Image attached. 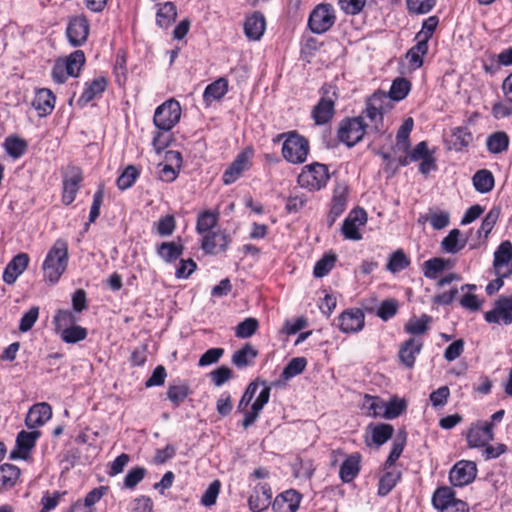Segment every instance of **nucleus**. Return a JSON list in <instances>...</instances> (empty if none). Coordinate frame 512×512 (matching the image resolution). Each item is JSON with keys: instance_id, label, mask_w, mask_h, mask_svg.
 Instances as JSON below:
<instances>
[{"instance_id": "20e7f679", "label": "nucleus", "mask_w": 512, "mask_h": 512, "mask_svg": "<svg viewBox=\"0 0 512 512\" xmlns=\"http://www.w3.org/2000/svg\"><path fill=\"white\" fill-rule=\"evenodd\" d=\"M330 178L328 167L325 164L314 162L305 165L298 175V184L309 191H318L324 188Z\"/></svg>"}, {"instance_id": "3c124183", "label": "nucleus", "mask_w": 512, "mask_h": 512, "mask_svg": "<svg viewBox=\"0 0 512 512\" xmlns=\"http://www.w3.org/2000/svg\"><path fill=\"white\" fill-rule=\"evenodd\" d=\"M406 408L407 402L404 399L394 397L389 402H386L382 417L385 419H395L405 412Z\"/></svg>"}, {"instance_id": "052dcab7", "label": "nucleus", "mask_w": 512, "mask_h": 512, "mask_svg": "<svg viewBox=\"0 0 512 512\" xmlns=\"http://www.w3.org/2000/svg\"><path fill=\"white\" fill-rule=\"evenodd\" d=\"M426 221H429L433 229L441 230L447 227L450 223V214L446 211H430V214L425 217Z\"/></svg>"}, {"instance_id": "f704fd0d", "label": "nucleus", "mask_w": 512, "mask_h": 512, "mask_svg": "<svg viewBox=\"0 0 512 512\" xmlns=\"http://www.w3.org/2000/svg\"><path fill=\"white\" fill-rule=\"evenodd\" d=\"M460 235L459 229H452L441 241L442 250L450 254H456L462 250L466 245V239H460Z\"/></svg>"}, {"instance_id": "7ed1b4c3", "label": "nucleus", "mask_w": 512, "mask_h": 512, "mask_svg": "<svg viewBox=\"0 0 512 512\" xmlns=\"http://www.w3.org/2000/svg\"><path fill=\"white\" fill-rule=\"evenodd\" d=\"M368 124L361 116L345 118L339 123L337 136L340 142L351 148L359 143L365 134H368Z\"/></svg>"}, {"instance_id": "a878e982", "label": "nucleus", "mask_w": 512, "mask_h": 512, "mask_svg": "<svg viewBox=\"0 0 512 512\" xmlns=\"http://www.w3.org/2000/svg\"><path fill=\"white\" fill-rule=\"evenodd\" d=\"M224 97V77H220L209 84L203 92V102L207 108L221 104Z\"/></svg>"}, {"instance_id": "f03ea898", "label": "nucleus", "mask_w": 512, "mask_h": 512, "mask_svg": "<svg viewBox=\"0 0 512 512\" xmlns=\"http://www.w3.org/2000/svg\"><path fill=\"white\" fill-rule=\"evenodd\" d=\"M278 137H286L282 146V155L285 160L292 164H301L306 161L309 154V142L305 137L295 131L283 133Z\"/></svg>"}, {"instance_id": "dca6fc26", "label": "nucleus", "mask_w": 512, "mask_h": 512, "mask_svg": "<svg viewBox=\"0 0 512 512\" xmlns=\"http://www.w3.org/2000/svg\"><path fill=\"white\" fill-rule=\"evenodd\" d=\"M512 261V243L508 240L503 241L494 252L493 267L497 276L508 277L512 274L509 267Z\"/></svg>"}, {"instance_id": "9b49d317", "label": "nucleus", "mask_w": 512, "mask_h": 512, "mask_svg": "<svg viewBox=\"0 0 512 512\" xmlns=\"http://www.w3.org/2000/svg\"><path fill=\"white\" fill-rule=\"evenodd\" d=\"M348 193V186L345 183H338L335 185L330 210L327 215V224L329 227H331L346 210Z\"/></svg>"}, {"instance_id": "e433bc0d", "label": "nucleus", "mask_w": 512, "mask_h": 512, "mask_svg": "<svg viewBox=\"0 0 512 512\" xmlns=\"http://www.w3.org/2000/svg\"><path fill=\"white\" fill-rule=\"evenodd\" d=\"M65 65L66 73L70 77H77L85 63V55L82 50H75L67 58L61 59Z\"/></svg>"}, {"instance_id": "39448f33", "label": "nucleus", "mask_w": 512, "mask_h": 512, "mask_svg": "<svg viewBox=\"0 0 512 512\" xmlns=\"http://www.w3.org/2000/svg\"><path fill=\"white\" fill-rule=\"evenodd\" d=\"M337 99L336 87L325 84L321 88V98L312 111V117L317 125H324L332 119Z\"/></svg>"}, {"instance_id": "58836bf2", "label": "nucleus", "mask_w": 512, "mask_h": 512, "mask_svg": "<svg viewBox=\"0 0 512 512\" xmlns=\"http://www.w3.org/2000/svg\"><path fill=\"white\" fill-rule=\"evenodd\" d=\"M407 440V435L404 430H400L396 436V438L393 441L391 451L387 457V460L385 462V467L389 468L395 464V462L399 459L401 456L403 449L405 447Z\"/></svg>"}, {"instance_id": "473e14b6", "label": "nucleus", "mask_w": 512, "mask_h": 512, "mask_svg": "<svg viewBox=\"0 0 512 512\" xmlns=\"http://www.w3.org/2000/svg\"><path fill=\"white\" fill-rule=\"evenodd\" d=\"M184 247L176 242H163L157 247V254L165 262L171 263L181 257Z\"/></svg>"}, {"instance_id": "c9c22d12", "label": "nucleus", "mask_w": 512, "mask_h": 512, "mask_svg": "<svg viewBox=\"0 0 512 512\" xmlns=\"http://www.w3.org/2000/svg\"><path fill=\"white\" fill-rule=\"evenodd\" d=\"M108 82L105 77L94 79L83 91L79 101L87 104L94 98L100 96L107 88Z\"/></svg>"}, {"instance_id": "4468645a", "label": "nucleus", "mask_w": 512, "mask_h": 512, "mask_svg": "<svg viewBox=\"0 0 512 512\" xmlns=\"http://www.w3.org/2000/svg\"><path fill=\"white\" fill-rule=\"evenodd\" d=\"M367 222V213L362 208L353 209L345 218L342 225V233L345 238L350 240H360L362 238L359 227Z\"/></svg>"}, {"instance_id": "f3484780", "label": "nucleus", "mask_w": 512, "mask_h": 512, "mask_svg": "<svg viewBox=\"0 0 512 512\" xmlns=\"http://www.w3.org/2000/svg\"><path fill=\"white\" fill-rule=\"evenodd\" d=\"M338 320V327L343 333H357L364 327L365 315L360 309L352 308L342 312Z\"/></svg>"}, {"instance_id": "603ef678", "label": "nucleus", "mask_w": 512, "mask_h": 512, "mask_svg": "<svg viewBox=\"0 0 512 512\" xmlns=\"http://www.w3.org/2000/svg\"><path fill=\"white\" fill-rule=\"evenodd\" d=\"M258 326L256 318L248 317L235 327V336L242 339L249 338L256 333Z\"/></svg>"}, {"instance_id": "4c0bfd02", "label": "nucleus", "mask_w": 512, "mask_h": 512, "mask_svg": "<svg viewBox=\"0 0 512 512\" xmlns=\"http://www.w3.org/2000/svg\"><path fill=\"white\" fill-rule=\"evenodd\" d=\"M486 146L490 153H502L508 149L509 137L505 132H495L488 136L486 140Z\"/></svg>"}, {"instance_id": "bb28decb", "label": "nucleus", "mask_w": 512, "mask_h": 512, "mask_svg": "<svg viewBox=\"0 0 512 512\" xmlns=\"http://www.w3.org/2000/svg\"><path fill=\"white\" fill-rule=\"evenodd\" d=\"M361 456L359 453H353L342 463L339 476L345 483L351 482L360 472Z\"/></svg>"}, {"instance_id": "e2e57ef3", "label": "nucleus", "mask_w": 512, "mask_h": 512, "mask_svg": "<svg viewBox=\"0 0 512 512\" xmlns=\"http://www.w3.org/2000/svg\"><path fill=\"white\" fill-rule=\"evenodd\" d=\"M146 472V469L140 466L130 469L124 478V486L128 489L135 488L144 479Z\"/></svg>"}, {"instance_id": "680f3d73", "label": "nucleus", "mask_w": 512, "mask_h": 512, "mask_svg": "<svg viewBox=\"0 0 512 512\" xmlns=\"http://www.w3.org/2000/svg\"><path fill=\"white\" fill-rule=\"evenodd\" d=\"M452 137L457 150L467 147L473 140L472 133L466 127L455 128Z\"/></svg>"}, {"instance_id": "338daca9", "label": "nucleus", "mask_w": 512, "mask_h": 512, "mask_svg": "<svg viewBox=\"0 0 512 512\" xmlns=\"http://www.w3.org/2000/svg\"><path fill=\"white\" fill-rule=\"evenodd\" d=\"M429 154H431V152L428 150L427 143L425 141H422L415 146V148L407 157L401 160V165L406 166L410 162L422 160Z\"/></svg>"}, {"instance_id": "c756f323", "label": "nucleus", "mask_w": 512, "mask_h": 512, "mask_svg": "<svg viewBox=\"0 0 512 512\" xmlns=\"http://www.w3.org/2000/svg\"><path fill=\"white\" fill-rule=\"evenodd\" d=\"M472 182L475 190L482 194L490 192L495 184L492 172L487 169L478 170L474 174Z\"/></svg>"}, {"instance_id": "423d86ee", "label": "nucleus", "mask_w": 512, "mask_h": 512, "mask_svg": "<svg viewBox=\"0 0 512 512\" xmlns=\"http://www.w3.org/2000/svg\"><path fill=\"white\" fill-rule=\"evenodd\" d=\"M181 106L178 101L170 99L158 106L154 113L153 122L162 131H170L180 120Z\"/></svg>"}, {"instance_id": "b1692460", "label": "nucleus", "mask_w": 512, "mask_h": 512, "mask_svg": "<svg viewBox=\"0 0 512 512\" xmlns=\"http://www.w3.org/2000/svg\"><path fill=\"white\" fill-rule=\"evenodd\" d=\"M423 342L410 338L406 340L399 349V360L407 368H413L416 355L421 352Z\"/></svg>"}, {"instance_id": "9d476101", "label": "nucleus", "mask_w": 512, "mask_h": 512, "mask_svg": "<svg viewBox=\"0 0 512 512\" xmlns=\"http://www.w3.org/2000/svg\"><path fill=\"white\" fill-rule=\"evenodd\" d=\"M476 475V464L472 461L461 460L450 470L449 480L453 486L463 487L473 482Z\"/></svg>"}, {"instance_id": "cd10ccee", "label": "nucleus", "mask_w": 512, "mask_h": 512, "mask_svg": "<svg viewBox=\"0 0 512 512\" xmlns=\"http://www.w3.org/2000/svg\"><path fill=\"white\" fill-rule=\"evenodd\" d=\"M20 477V469L9 463L0 466V491L13 488Z\"/></svg>"}, {"instance_id": "49530a36", "label": "nucleus", "mask_w": 512, "mask_h": 512, "mask_svg": "<svg viewBox=\"0 0 512 512\" xmlns=\"http://www.w3.org/2000/svg\"><path fill=\"white\" fill-rule=\"evenodd\" d=\"M41 433L38 430L27 432L22 430L18 433L16 438V446L23 452L29 454L30 450L35 446L36 440L40 437Z\"/></svg>"}, {"instance_id": "ea45409f", "label": "nucleus", "mask_w": 512, "mask_h": 512, "mask_svg": "<svg viewBox=\"0 0 512 512\" xmlns=\"http://www.w3.org/2000/svg\"><path fill=\"white\" fill-rule=\"evenodd\" d=\"M411 90V83L403 77H398L393 80L389 92L387 93L393 101H401Z\"/></svg>"}, {"instance_id": "7c9ffc66", "label": "nucleus", "mask_w": 512, "mask_h": 512, "mask_svg": "<svg viewBox=\"0 0 512 512\" xmlns=\"http://www.w3.org/2000/svg\"><path fill=\"white\" fill-rule=\"evenodd\" d=\"M455 500V493L451 488L441 487L434 492L432 504L436 509L444 511L449 510Z\"/></svg>"}, {"instance_id": "8fccbe9b", "label": "nucleus", "mask_w": 512, "mask_h": 512, "mask_svg": "<svg viewBox=\"0 0 512 512\" xmlns=\"http://www.w3.org/2000/svg\"><path fill=\"white\" fill-rule=\"evenodd\" d=\"M307 366V360L304 357H295L289 361L283 369L281 378L288 380L301 374Z\"/></svg>"}, {"instance_id": "aec40b11", "label": "nucleus", "mask_w": 512, "mask_h": 512, "mask_svg": "<svg viewBox=\"0 0 512 512\" xmlns=\"http://www.w3.org/2000/svg\"><path fill=\"white\" fill-rule=\"evenodd\" d=\"M263 388L255 399L254 403L244 414V418L242 420L243 428H248L255 423L257 420L261 410L268 403L270 398L271 388L266 384V382L262 383Z\"/></svg>"}, {"instance_id": "6e6552de", "label": "nucleus", "mask_w": 512, "mask_h": 512, "mask_svg": "<svg viewBox=\"0 0 512 512\" xmlns=\"http://www.w3.org/2000/svg\"><path fill=\"white\" fill-rule=\"evenodd\" d=\"M63 191L62 202L64 205H70L76 198L83 181L82 169L75 165H68L62 173Z\"/></svg>"}, {"instance_id": "2f4dec72", "label": "nucleus", "mask_w": 512, "mask_h": 512, "mask_svg": "<svg viewBox=\"0 0 512 512\" xmlns=\"http://www.w3.org/2000/svg\"><path fill=\"white\" fill-rule=\"evenodd\" d=\"M258 352L251 344H245L232 355V363L237 368H245L253 364Z\"/></svg>"}, {"instance_id": "bf43d9fd", "label": "nucleus", "mask_w": 512, "mask_h": 512, "mask_svg": "<svg viewBox=\"0 0 512 512\" xmlns=\"http://www.w3.org/2000/svg\"><path fill=\"white\" fill-rule=\"evenodd\" d=\"M500 213V208L494 207L486 214L478 230L479 236H481L482 233L485 237L490 234L500 216Z\"/></svg>"}, {"instance_id": "a18cd8bd", "label": "nucleus", "mask_w": 512, "mask_h": 512, "mask_svg": "<svg viewBox=\"0 0 512 512\" xmlns=\"http://www.w3.org/2000/svg\"><path fill=\"white\" fill-rule=\"evenodd\" d=\"M219 213L211 211L202 212L197 219V232L204 234L207 232H213V228L217 225Z\"/></svg>"}, {"instance_id": "72a5a7b5", "label": "nucleus", "mask_w": 512, "mask_h": 512, "mask_svg": "<svg viewBox=\"0 0 512 512\" xmlns=\"http://www.w3.org/2000/svg\"><path fill=\"white\" fill-rule=\"evenodd\" d=\"M365 114L371 123L370 126L368 125V134L374 133L376 135H382L385 132V126L383 121V116L385 113L379 111L378 109L369 105L366 102Z\"/></svg>"}, {"instance_id": "de8ad7c7", "label": "nucleus", "mask_w": 512, "mask_h": 512, "mask_svg": "<svg viewBox=\"0 0 512 512\" xmlns=\"http://www.w3.org/2000/svg\"><path fill=\"white\" fill-rule=\"evenodd\" d=\"M60 337L65 343L74 344L87 337V330L78 325L65 327L60 332Z\"/></svg>"}, {"instance_id": "5fc2aeb1", "label": "nucleus", "mask_w": 512, "mask_h": 512, "mask_svg": "<svg viewBox=\"0 0 512 512\" xmlns=\"http://www.w3.org/2000/svg\"><path fill=\"white\" fill-rule=\"evenodd\" d=\"M447 261L442 258H432L424 262V276L435 279L446 268Z\"/></svg>"}, {"instance_id": "0eeeda50", "label": "nucleus", "mask_w": 512, "mask_h": 512, "mask_svg": "<svg viewBox=\"0 0 512 512\" xmlns=\"http://www.w3.org/2000/svg\"><path fill=\"white\" fill-rule=\"evenodd\" d=\"M336 15L333 6L329 3L317 5L310 13L308 27L315 34L328 31L335 23Z\"/></svg>"}, {"instance_id": "79ce46f5", "label": "nucleus", "mask_w": 512, "mask_h": 512, "mask_svg": "<svg viewBox=\"0 0 512 512\" xmlns=\"http://www.w3.org/2000/svg\"><path fill=\"white\" fill-rule=\"evenodd\" d=\"M431 320V316L423 314L420 318H411L405 324L404 329L411 335H422L429 330Z\"/></svg>"}, {"instance_id": "412c9836", "label": "nucleus", "mask_w": 512, "mask_h": 512, "mask_svg": "<svg viewBox=\"0 0 512 512\" xmlns=\"http://www.w3.org/2000/svg\"><path fill=\"white\" fill-rule=\"evenodd\" d=\"M300 501L301 495L296 490L289 489L276 496L272 509L274 512H296Z\"/></svg>"}, {"instance_id": "4d7b16f0", "label": "nucleus", "mask_w": 512, "mask_h": 512, "mask_svg": "<svg viewBox=\"0 0 512 512\" xmlns=\"http://www.w3.org/2000/svg\"><path fill=\"white\" fill-rule=\"evenodd\" d=\"M398 309L399 305L397 300L390 298L381 302L376 314L383 321H388L397 314Z\"/></svg>"}, {"instance_id": "f257e3e1", "label": "nucleus", "mask_w": 512, "mask_h": 512, "mask_svg": "<svg viewBox=\"0 0 512 512\" xmlns=\"http://www.w3.org/2000/svg\"><path fill=\"white\" fill-rule=\"evenodd\" d=\"M67 263V244L62 240H58L49 250L42 266L45 280L52 284L57 283L66 270Z\"/></svg>"}, {"instance_id": "69168bd1", "label": "nucleus", "mask_w": 512, "mask_h": 512, "mask_svg": "<svg viewBox=\"0 0 512 512\" xmlns=\"http://www.w3.org/2000/svg\"><path fill=\"white\" fill-rule=\"evenodd\" d=\"M435 4L436 0H407V8L414 14H426L433 9Z\"/></svg>"}, {"instance_id": "864d4df0", "label": "nucleus", "mask_w": 512, "mask_h": 512, "mask_svg": "<svg viewBox=\"0 0 512 512\" xmlns=\"http://www.w3.org/2000/svg\"><path fill=\"white\" fill-rule=\"evenodd\" d=\"M390 100L392 99L387 93L379 90L367 100V103L386 114L392 109Z\"/></svg>"}, {"instance_id": "6e6d98bb", "label": "nucleus", "mask_w": 512, "mask_h": 512, "mask_svg": "<svg viewBox=\"0 0 512 512\" xmlns=\"http://www.w3.org/2000/svg\"><path fill=\"white\" fill-rule=\"evenodd\" d=\"M336 256L333 254H326L318 260L314 266L313 274L317 278L326 276L334 267Z\"/></svg>"}, {"instance_id": "37998d69", "label": "nucleus", "mask_w": 512, "mask_h": 512, "mask_svg": "<svg viewBox=\"0 0 512 512\" xmlns=\"http://www.w3.org/2000/svg\"><path fill=\"white\" fill-rule=\"evenodd\" d=\"M401 479L400 471H389L386 472L379 480L378 483V495L386 496L388 495L392 489L396 486V484Z\"/></svg>"}, {"instance_id": "4be33fe9", "label": "nucleus", "mask_w": 512, "mask_h": 512, "mask_svg": "<svg viewBox=\"0 0 512 512\" xmlns=\"http://www.w3.org/2000/svg\"><path fill=\"white\" fill-rule=\"evenodd\" d=\"M266 29V20L260 11L247 16L244 22V34L251 41H258Z\"/></svg>"}, {"instance_id": "f8f14e48", "label": "nucleus", "mask_w": 512, "mask_h": 512, "mask_svg": "<svg viewBox=\"0 0 512 512\" xmlns=\"http://www.w3.org/2000/svg\"><path fill=\"white\" fill-rule=\"evenodd\" d=\"M254 150L247 147L242 150L226 169V185L238 180L245 171H248L252 165Z\"/></svg>"}, {"instance_id": "09e8293b", "label": "nucleus", "mask_w": 512, "mask_h": 512, "mask_svg": "<svg viewBox=\"0 0 512 512\" xmlns=\"http://www.w3.org/2000/svg\"><path fill=\"white\" fill-rule=\"evenodd\" d=\"M409 264L410 260L405 255L403 250L398 249L390 255L386 269L392 273H397L407 268Z\"/></svg>"}, {"instance_id": "6ab92c4d", "label": "nucleus", "mask_w": 512, "mask_h": 512, "mask_svg": "<svg viewBox=\"0 0 512 512\" xmlns=\"http://www.w3.org/2000/svg\"><path fill=\"white\" fill-rule=\"evenodd\" d=\"M52 417V408L46 402L34 404L28 411L25 424L29 429L43 426Z\"/></svg>"}, {"instance_id": "13d9d810", "label": "nucleus", "mask_w": 512, "mask_h": 512, "mask_svg": "<svg viewBox=\"0 0 512 512\" xmlns=\"http://www.w3.org/2000/svg\"><path fill=\"white\" fill-rule=\"evenodd\" d=\"M139 176V171L136 167L129 165L117 179V186L120 190L130 188Z\"/></svg>"}, {"instance_id": "2eb2a0df", "label": "nucleus", "mask_w": 512, "mask_h": 512, "mask_svg": "<svg viewBox=\"0 0 512 512\" xmlns=\"http://www.w3.org/2000/svg\"><path fill=\"white\" fill-rule=\"evenodd\" d=\"M494 438L492 423L478 422L471 426L467 433V442L469 447H484Z\"/></svg>"}, {"instance_id": "a19ab883", "label": "nucleus", "mask_w": 512, "mask_h": 512, "mask_svg": "<svg viewBox=\"0 0 512 512\" xmlns=\"http://www.w3.org/2000/svg\"><path fill=\"white\" fill-rule=\"evenodd\" d=\"M371 439L377 446H381L386 443L393 435L394 428L390 424L381 423L370 426Z\"/></svg>"}, {"instance_id": "393cba45", "label": "nucleus", "mask_w": 512, "mask_h": 512, "mask_svg": "<svg viewBox=\"0 0 512 512\" xmlns=\"http://www.w3.org/2000/svg\"><path fill=\"white\" fill-rule=\"evenodd\" d=\"M32 106L40 117L49 115L55 106V96L51 90L43 88L36 91Z\"/></svg>"}, {"instance_id": "5701e85b", "label": "nucleus", "mask_w": 512, "mask_h": 512, "mask_svg": "<svg viewBox=\"0 0 512 512\" xmlns=\"http://www.w3.org/2000/svg\"><path fill=\"white\" fill-rule=\"evenodd\" d=\"M29 256L26 253H19L6 266L3 272V281L7 284H13L16 279L27 268Z\"/></svg>"}, {"instance_id": "0e129e2a", "label": "nucleus", "mask_w": 512, "mask_h": 512, "mask_svg": "<svg viewBox=\"0 0 512 512\" xmlns=\"http://www.w3.org/2000/svg\"><path fill=\"white\" fill-rule=\"evenodd\" d=\"M413 128V119H406L397 131V145L401 146L404 150L409 148V134Z\"/></svg>"}, {"instance_id": "1a4fd4ad", "label": "nucleus", "mask_w": 512, "mask_h": 512, "mask_svg": "<svg viewBox=\"0 0 512 512\" xmlns=\"http://www.w3.org/2000/svg\"><path fill=\"white\" fill-rule=\"evenodd\" d=\"M90 25L88 19L83 16H75L69 20L66 28V36L71 46H82L88 38Z\"/></svg>"}, {"instance_id": "ddd939ff", "label": "nucleus", "mask_w": 512, "mask_h": 512, "mask_svg": "<svg viewBox=\"0 0 512 512\" xmlns=\"http://www.w3.org/2000/svg\"><path fill=\"white\" fill-rule=\"evenodd\" d=\"M488 323L509 325L512 322V296L500 297L492 310L485 313Z\"/></svg>"}, {"instance_id": "c85d7f7f", "label": "nucleus", "mask_w": 512, "mask_h": 512, "mask_svg": "<svg viewBox=\"0 0 512 512\" xmlns=\"http://www.w3.org/2000/svg\"><path fill=\"white\" fill-rule=\"evenodd\" d=\"M177 10L173 2H165L158 5L156 12V24L161 28H168L176 19Z\"/></svg>"}, {"instance_id": "a211bd4d", "label": "nucleus", "mask_w": 512, "mask_h": 512, "mask_svg": "<svg viewBox=\"0 0 512 512\" xmlns=\"http://www.w3.org/2000/svg\"><path fill=\"white\" fill-rule=\"evenodd\" d=\"M272 490L267 483H259L254 487L248 499V505L253 512H262L271 504Z\"/></svg>"}, {"instance_id": "c03bdc74", "label": "nucleus", "mask_w": 512, "mask_h": 512, "mask_svg": "<svg viewBox=\"0 0 512 512\" xmlns=\"http://www.w3.org/2000/svg\"><path fill=\"white\" fill-rule=\"evenodd\" d=\"M4 147L8 155L17 159L25 154L28 146L25 140L19 137L10 136L6 138Z\"/></svg>"}, {"instance_id": "774afa93", "label": "nucleus", "mask_w": 512, "mask_h": 512, "mask_svg": "<svg viewBox=\"0 0 512 512\" xmlns=\"http://www.w3.org/2000/svg\"><path fill=\"white\" fill-rule=\"evenodd\" d=\"M39 317V308L37 306L31 307L21 318L19 323V330L27 332L32 329Z\"/></svg>"}]
</instances>
